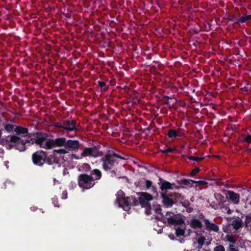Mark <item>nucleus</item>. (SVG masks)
Segmentation results:
<instances>
[{"label": "nucleus", "mask_w": 251, "mask_h": 251, "mask_svg": "<svg viewBox=\"0 0 251 251\" xmlns=\"http://www.w3.org/2000/svg\"><path fill=\"white\" fill-rule=\"evenodd\" d=\"M188 224L193 229L201 228L202 227L201 222L197 219L193 218L187 221Z\"/></svg>", "instance_id": "2eb2a0df"}, {"label": "nucleus", "mask_w": 251, "mask_h": 251, "mask_svg": "<svg viewBox=\"0 0 251 251\" xmlns=\"http://www.w3.org/2000/svg\"><path fill=\"white\" fill-rule=\"evenodd\" d=\"M110 172L112 176H115L116 175V172L114 170H111Z\"/></svg>", "instance_id": "4d7b16f0"}, {"label": "nucleus", "mask_w": 251, "mask_h": 251, "mask_svg": "<svg viewBox=\"0 0 251 251\" xmlns=\"http://www.w3.org/2000/svg\"><path fill=\"white\" fill-rule=\"evenodd\" d=\"M251 222V214L246 216L245 223L246 225L249 224Z\"/></svg>", "instance_id": "49530a36"}, {"label": "nucleus", "mask_w": 251, "mask_h": 251, "mask_svg": "<svg viewBox=\"0 0 251 251\" xmlns=\"http://www.w3.org/2000/svg\"><path fill=\"white\" fill-rule=\"evenodd\" d=\"M226 238L228 242L232 244H235L236 243V240L232 235L227 234L226 236Z\"/></svg>", "instance_id": "2f4dec72"}, {"label": "nucleus", "mask_w": 251, "mask_h": 251, "mask_svg": "<svg viewBox=\"0 0 251 251\" xmlns=\"http://www.w3.org/2000/svg\"><path fill=\"white\" fill-rule=\"evenodd\" d=\"M76 122L75 120H66L63 121V129L69 131H73L77 129Z\"/></svg>", "instance_id": "ddd939ff"}, {"label": "nucleus", "mask_w": 251, "mask_h": 251, "mask_svg": "<svg viewBox=\"0 0 251 251\" xmlns=\"http://www.w3.org/2000/svg\"><path fill=\"white\" fill-rule=\"evenodd\" d=\"M46 152L39 151L32 154V160L33 163L37 166H42L45 164Z\"/></svg>", "instance_id": "6e6552de"}, {"label": "nucleus", "mask_w": 251, "mask_h": 251, "mask_svg": "<svg viewBox=\"0 0 251 251\" xmlns=\"http://www.w3.org/2000/svg\"><path fill=\"white\" fill-rule=\"evenodd\" d=\"M158 183L160 185V188H172L171 183L163 180L161 177H159V182Z\"/></svg>", "instance_id": "6ab92c4d"}, {"label": "nucleus", "mask_w": 251, "mask_h": 251, "mask_svg": "<svg viewBox=\"0 0 251 251\" xmlns=\"http://www.w3.org/2000/svg\"><path fill=\"white\" fill-rule=\"evenodd\" d=\"M167 135L170 138H175L178 136L177 130L170 129L168 130Z\"/></svg>", "instance_id": "393cba45"}, {"label": "nucleus", "mask_w": 251, "mask_h": 251, "mask_svg": "<svg viewBox=\"0 0 251 251\" xmlns=\"http://www.w3.org/2000/svg\"><path fill=\"white\" fill-rule=\"evenodd\" d=\"M181 202L182 205L185 207L186 208L188 207H189L191 205V203L187 200H184V201H179Z\"/></svg>", "instance_id": "58836bf2"}, {"label": "nucleus", "mask_w": 251, "mask_h": 251, "mask_svg": "<svg viewBox=\"0 0 251 251\" xmlns=\"http://www.w3.org/2000/svg\"><path fill=\"white\" fill-rule=\"evenodd\" d=\"M139 202L142 207L146 208L145 213L147 215L151 214V207L149 201L152 200V195L146 193H143L139 197Z\"/></svg>", "instance_id": "423d86ee"}, {"label": "nucleus", "mask_w": 251, "mask_h": 251, "mask_svg": "<svg viewBox=\"0 0 251 251\" xmlns=\"http://www.w3.org/2000/svg\"><path fill=\"white\" fill-rule=\"evenodd\" d=\"M119 196L121 195V197L118 198L119 201V206L122 207L123 209L125 211H128L130 209L129 207V201H128V199H126L125 197V194L121 190L118 193Z\"/></svg>", "instance_id": "9d476101"}, {"label": "nucleus", "mask_w": 251, "mask_h": 251, "mask_svg": "<svg viewBox=\"0 0 251 251\" xmlns=\"http://www.w3.org/2000/svg\"><path fill=\"white\" fill-rule=\"evenodd\" d=\"M205 240V238L203 236L200 237L198 239V246L197 248L199 249L202 247Z\"/></svg>", "instance_id": "cd10ccee"}, {"label": "nucleus", "mask_w": 251, "mask_h": 251, "mask_svg": "<svg viewBox=\"0 0 251 251\" xmlns=\"http://www.w3.org/2000/svg\"><path fill=\"white\" fill-rule=\"evenodd\" d=\"M249 188H251V187H250Z\"/></svg>", "instance_id": "0e129e2a"}, {"label": "nucleus", "mask_w": 251, "mask_h": 251, "mask_svg": "<svg viewBox=\"0 0 251 251\" xmlns=\"http://www.w3.org/2000/svg\"><path fill=\"white\" fill-rule=\"evenodd\" d=\"M191 181L192 180L191 179L183 178H180L177 180L178 183L179 184H182L192 187V186H191Z\"/></svg>", "instance_id": "5701e85b"}, {"label": "nucleus", "mask_w": 251, "mask_h": 251, "mask_svg": "<svg viewBox=\"0 0 251 251\" xmlns=\"http://www.w3.org/2000/svg\"><path fill=\"white\" fill-rule=\"evenodd\" d=\"M170 97L167 96H163L162 97V100L163 101L164 103L166 104L169 103V100L170 99Z\"/></svg>", "instance_id": "37998d69"}, {"label": "nucleus", "mask_w": 251, "mask_h": 251, "mask_svg": "<svg viewBox=\"0 0 251 251\" xmlns=\"http://www.w3.org/2000/svg\"><path fill=\"white\" fill-rule=\"evenodd\" d=\"M4 151L2 149H0V157H3L4 155Z\"/></svg>", "instance_id": "5fc2aeb1"}, {"label": "nucleus", "mask_w": 251, "mask_h": 251, "mask_svg": "<svg viewBox=\"0 0 251 251\" xmlns=\"http://www.w3.org/2000/svg\"><path fill=\"white\" fill-rule=\"evenodd\" d=\"M231 226L234 229L238 230L242 226V220L241 219L234 220L232 222Z\"/></svg>", "instance_id": "412c9836"}, {"label": "nucleus", "mask_w": 251, "mask_h": 251, "mask_svg": "<svg viewBox=\"0 0 251 251\" xmlns=\"http://www.w3.org/2000/svg\"><path fill=\"white\" fill-rule=\"evenodd\" d=\"M203 222L207 229L215 232H218L219 231V228L218 226L215 224L211 223L208 219H204Z\"/></svg>", "instance_id": "dca6fc26"}, {"label": "nucleus", "mask_w": 251, "mask_h": 251, "mask_svg": "<svg viewBox=\"0 0 251 251\" xmlns=\"http://www.w3.org/2000/svg\"><path fill=\"white\" fill-rule=\"evenodd\" d=\"M52 203L54 205V206L55 207H59V204H58V199L57 198H55L54 197L53 199H52Z\"/></svg>", "instance_id": "a18cd8bd"}, {"label": "nucleus", "mask_w": 251, "mask_h": 251, "mask_svg": "<svg viewBox=\"0 0 251 251\" xmlns=\"http://www.w3.org/2000/svg\"><path fill=\"white\" fill-rule=\"evenodd\" d=\"M214 251H225V249L223 245H219L216 246L213 250Z\"/></svg>", "instance_id": "c9c22d12"}, {"label": "nucleus", "mask_w": 251, "mask_h": 251, "mask_svg": "<svg viewBox=\"0 0 251 251\" xmlns=\"http://www.w3.org/2000/svg\"><path fill=\"white\" fill-rule=\"evenodd\" d=\"M77 181L79 186L82 188H91L96 183L94 182L92 176L85 173L80 174Z\"/></svg>", "instance_id": "39448f33"}, {"label": "nucleus", "mask_w": 251, "mask_h": 251, "mask_svg": "<svg viewBox=\"0 0 251 251\" xmlns=\"http://www.w3.org/2000/svg\"><path fill=\"white\" fill-rule=\"evenodd\" d=\"M186 211H187L188 213H191V212H193V207H192L190 206V205L189 207H187V208H186Z\"/></svg>", "instance_id": "3c124183"}, {"label": "nucleus", "mask_w": 251, "mask_h": 251, "mask_svg": "<svg viewBox=\"0 0 251 251\" xmlns=\"http://www.w3.org/2000/svg\"><path fill=\"white\" fill-rule=\"evenodd\" d=\"M72 158H75V159H79V157L76 156L75 154H73L72 155Z\"/></svg>", "instance_id": "6e6d98bb"}, {"label": "nucleus", "mask_w": 251, "mask_h": 251, "mask_svg": "<svg viewBox=\"0 0 251 251\" xmlns=\"http://www.w3.org/2000/svg\"><path fill=\"white\" fill-rule=\"evenodd\" d=\"M174 151V149H172L171 148H168L164 150H160V151L161 152H162L164 154H168L170 153H171Z\"/></svg>", "instance_id": "72a5a7b5"}, {"label": "nucleus", "mask_w": 251, "mask_h": 251, "mask_svg": "<svg viewBox=\"0 0 251 251\" xmlns=\"http://www.w3.org/2000/svg\"><path fill=\"white\" fill-rule=\"evenodd\" d=\"M28 138L24 139L16 135L8 136L6 139L9 149L15 148L20 151H25L27 146L35 144L40 148L49 150L48 143V134L43 132L30 133Z\"/></svg>", "instance_id": "f257e3e1"}, {"label": "nucleus", "mask_w": 251, "mask_h": 251, "mask_svg": "<svg viewBox=\"0 0 251 251\" xmlns=\"http://www.w3.org/2000/svg\"><path fill=\"white\" fill-rule=\"evenodd\" d=\"M200 216H201V218H204V215H202V214L200 215Z\"/></svg>", "instance_id": "13d9d810"}, {"label": "nucleus", "mask_w": 251, "mask_h": 251, "mask_svg": "<svg viewBox=\"0 0 251 251\" xmlns=\"http://www.w3.org/2000/svg\"><path fill=\"white\" fill-rule=\"evenodd\" d=\"M154 211L156 213L160 214L162 216H163V214L161 213L162 209L161 208L160 205H156L155 207Z\"/></svg>", "instance_id": "e433bc0d"}, {"label": "nucleus", "mask_w": 251, "mask_h": 251, "mask_svg": "<svg viewBox=\"0 0 251 251\" xmlns=\"http://www.w3.org/2000/svg\"><path fill=\"white\" fill-rule=\"evenodd\" d=\"M207 182L203 180L191 181V186L193 187H197L198 185H204Z\"/></svg>", "instance_id": "bb28decb"}, {"label": "nucleus", "mask_w": 251, "mask_h": 251, "mask_svg": "<svg viewBox=\"0 0 251 251\" xmlns=\"http://www.w3.org/2000/svg\"><path fill=\"white\" fill-rule=\"evenodd\" d=\"M134 184L136 187L150 188L152 187V188H156L155 187L152 186V182L151 181L146 179L145 178L140 179L137 181H136Z\"/></svg>", "instance_id": "9b49d317"}, {"label": "nucleus", "mask_w": 251, "mask_h": 251, "mask_svg": "<svg viewBox=\"0 0 251 251\" xmlns=\"http://www.w3.org/2000/svg\"><path fill=\"white\" fill-rule=\"evenodd\" d=\"M66 141L65 138H57L55 140L49 139L46 145L48 146L49 150L51 149L54 147L63 146L65 147Z\"/></svg>", "instance_id": "1a4fd4ad"}, {"label": "nucleus", "mask_w": 251, "mask_h": 251, "mask_svg": "<svg viewBox=\"0 0 251 251\" xmlns=\"http://www.w3.org/2000/svg\"><path fill=\"white\" fill-rule=\"evenodd\" d=\"M151 129V126H150L149 127L144 128L143 129H142L141 131L143 133H145L147 135H148L149 134L150 131Z\"/></svg>", "instance_id": "de8ad7c7"}, {"label": "nucleus", "mask_w": 251, "mask_h": 251, "mask_svg": "<svg viewBox=\"0 0 251 251\" xmlns=\"http://www.w3.org/2000/svg\"><path fill=\"white\" fill-rule=\"evenodd\" d=\"M232 188H238V187L236 186H232Z\"/></svg>", "instance_id": "bf43d9fd"}, {"label": "nucleus", "mask_w": 251, "mask_h": 251, "mask_svg": "<svg viewBox=\"0 0 251 251\" xmlns=\"http://www.w3.org/2000/svg\"><path fill=\"white\" fill-rule=\"evenodd\" d=\"M162 218L163 222L167 221L169 225L175 226L182 225L184 223L182 216L180 214H176L172 212L168 211Z\"/></svg>", "instance_id": "7ed1b4c3"}, {"label": "nucleus", "mask_w": 251, "mask_h": 251, "mask_svg": "<svg viewBox=\"0 0 251 251\" xmlns=\"http://www.w3.org/2000/svg\"><path fill=\"white\" fill-rule=\"evenodd\" d=\"M126 198V199H128V201H129L130 204H132L133 205H136L138 204V203H139V201L136 200L135 198H133L132 197H127Z\"/></svg>", "instance_id": "c756f323"}, {"label": "nucleus", "mask_w": 251, "mask_h": 251, "mask_svg": "<svg viewBox=\"0 0 251 251\" xmlns=\"http://www.w3.org/2000/svg\"><path fill=\"white\" fill-rule=\"evenodd\" d=\"M183 156L187 157L189 159L193 160V161H195V156H187L186 155H183Z\"/></svg>", "instance_id": "864d4df0"}, {"label": "nucleus", "mask_w": 251, "mask_h": 251, "mask_svg": "<svg viewBox=\"0 0 251 251\" xmlns=\"http://www.w3.org/2000/svg\"><path fill=\"white\" fill-rule=\"evenodd\" d=\"M91 166L88 163H83L80 166H78L77 170L79 172H82L83 173H88L91 170Z\"/></svg>", "instance_id": "aec40b11"}, {"label": "nucleus", "mask_w": 251, "mask_h": 251, "mask_svg": "<svg viewBox=\"0 0 251 251\" xmlns=\"http://www.w3.org/2000/svg\"><path fill=\"white\" fill-rule=\"evenodd\" d=\"M90 175L92 176L94 182L100 179L102 176L101 172L98 169H95L91 171Z\"/></svg>", "instance_id": "f3484780"}, {"label": "nucleus", "mask_w": 251, "mask_h": 251, "mask_svg": "<svg viewBox=\"0 0 251 251\" xmlns=\"http://www.w3.org/2000/svg\"><path fill=\"white\" fill-rule=\"evenodd\" d=\"M115 157L125 160V158L116 153L112 151H108L100 159L102 162V167L104 170L111 171L116 162Z\"/></svg>", "instance_id": "f03ea898"}, {"label": "nucleus", "mask_w": 251, "mask_h": 251, "mask_svg": "<svg viewBox=\"0 0 251 251\" xmlns=\"http://www.w3.org/2000/svg\"><path fill=\"white\" fill-rule=\"evenodd\" d=\"M79 146L80 143L78 141L69 139L66 141L65 148L68 151H76L79 149Z\"/></svg>", "instance_id": "f8f14e48"}, {"label": "nucleus", "mask_w": 251, "mask_h": 251, "mask_svg": "<svg viewBox=\"0 0 251 251\" xmlns=\"http://www.w3.org/2000/svg\"><path fill=\"white\" fill-rule=\"evenodd\" d=\"M177 130V133L178 134L177 137H181L183 136H184L185 133L183 132V130L181 128H178Z\"/></svg>", "instance_id": "c03bdc74"}, {"label": "nucleus", "mask_w": 251, "mask_h": 251, "mask_svg": "<svg viewBox=\"0 0 251 251\" xmlns=\"http://www.w3.org/2000/svg\"><path fill=\"white\" fill-rule=\"evenodd\" d=\"M53 152L54 153H59L60 154H66L68 152V151H66V149H58V150H54L53 151Z\"/></svg>", "instance_id": "f704fd0d"}, {"label": "nucleus", "mask_w": 251, "mask_h": 251, "mask_svg": "<svg viewBox=\"0 0 251 251\" xmlns=\"http://www.w3.org/2000/svg\"><path fill=\"white\" fill-rule=\"evenodd\" d=\"M243 141L248 143H251V135L249 134L247 135H246L245 134L244 135Z\"/></svg>", "instance_id": "473e14b6"}, {"label": "nucleus", "mask_w": 251, "mask_h": 251, "mask_svg": "<svg viewBox=\"0 0 251 251\" xmlns=\"http://www.w3.org/2000/svg\"><path fill=\"white\" fill-rule=\"evenodd\" d=\"M184 230L179 227L176 229V237H180L181 236H183L184 234Z\"/></svg>", "instance_id": "7c9ffc66"}, {"label": "nucleus", "mask_w": 251, "mask_h": 251, "mask_svg": "<svg viewBox=\"0 0 251 251\" xmlns=\"http://www.w3.org/2000/svg\"><path fill=\"white\" fill-rule=\"evenodd\" d=\"M57 161L56 160L55 158L53 156V155H50L49 156H47V153H46V157L45 159V163H47L49 165H52L55 163H56Z\"/></svg>", "instance_id": "4be33fe9"}, {"label": "nucleus", "mask_w": 251, "mask_h": 251, "mask_svg": "<svg viewBox=\"0 0 251 251\" xmlns=\"http://www.w3.org/2000/svg\"><path fill=\"white\" fill-rule=\"evenodd\" d=\"M14 186V183L12 182L10 180H7L4 183L5 188H6V187H13Z\"/></svg>", "instance_id": "4c0bfd02"}, {"label": "nucleus", "mask_w": 251, "mask_h": 251, "mask_svg": "<svg viewBox=\"0 0 251 251\" xmlns=\"http://www.w3.org/2000/svg\"><path fill=\"white\" fill-rule=\"evenodd\" d=\"M228 198L234 203L237 204L239 202V196L233 191H228Z\"/></svg>", "instance_id": "a211bd4d"}, {"label": "nucleus", "mask_w": 251, "mask_h": 251, "mask_svg": "<svg viewBox=\"0 0 251 251\" xmlns=\"http://www.w3.org/2000/svg\"><path fill=\"white\" fill-rule=\"evenodd\" d=\"M63 123L62 124L61 123H56L54 124V126L56 128H63Z\"/></svg>", "instance_id": "09e8293b"}, {"label": "nucleus", "mask_w": 251, "mask_h": 251, "mask_svg": "<svg viewBox=\"0 0 251 251\" xmlns=\"http://www.w3.org/2000/svg\"><path fill=\"white\" fill-rule=\"evenodd\" d=\"M227 251H239L238 249L234 248V246L232 244H230L227 248Z\"/></svg>", "instance_id": "79ce46f5"}, {"label": "nucleus", "mask_w": 251, "mask_h": 251, "mask_svg": "<svg viewBox=\"0 0 251 251\" xmlns=\"http://www.w3.org/2000/svg\"><path fill=\"white\" fill-rule=\"evenodd\" d=\"M152 190H153L154 192H156V191H155V190H156V189H153Z\"/></svg>", "instance_id": "680f3d73"}, {"label": "nucleus", "mask_w": 251, "mask_h": 251, "mask_svg": "<svg viewBox=\"0 0 251 251\" xmlns=\"http://www.w3.org/2000/svg\"><path fill=\"white\" fill-rule=\"evenodd\" d=\"M14 132H16L17 136L22 135L24 137H26L25 139L28 138V134L30 133L28 132V128L21 126H16Z\"/></svg>", "instance_id": "4468645a"}, {"label": "nucleus", "mask_w": 251, "mask_h": 251, "mask_svg": "<svg viewBox=\"0 0 251 251\" xmlns=\"http://www.w3.org/2000/svg\"><path fill=\"white\" fill-rule=\"evenodd\" d=\"M16 126L11 124H6L4 126V129L8 132L14 131Z\"/></svg>", "instance_id": "c85d7f7f"}, {"label": "nucleus", "mask_w": 251, "mask_h": 251, "mask_svg": "<svg viewBox=\"0 0 251 251\" xmlns=\"http://www.w3.org/2000/svg\"><path fill=\"white\" fill-rule=\"evenodd\" d=\"M251 20V15H246L241 17L239 19L235 22V24H239L240 23H244L247 21Z\"/></svg>", "instance_id": "b1692460"}, {"label": "nucleus", "mask_w": 251, "mask_h": 251, "mask_svg": "<svg viewBox=\"0 0 251 251\" xmlns=\"http://www.w3.org/2000/svg\"><path fill=\"white\" fill-rule=\"evenodd\" d=\"M162 201L167 207H171L174 204L182 201L183 197L177 193L162 194Z\"/></svg>", "instance_id": "20e7f679"}, {"label": "nucleus", "mask_w": 251, "mask_h": 251, "mask_svg": "<svg viewBox=\"0 0 251 251\" xmlns=\"http://www.w3.org/2000/svg\"><path fill=\"white\" fill-rule=\"evenodd\" d=\"M227 19L232 22L237 21L238 20L236 16L234 15H229Z\"/></svg>", "instance_id": "a19ab883"}, {"label": "nucleus", "mask_w": 251, "mask_h": 251, "mask_svg": "<svg viewBox=\"0 0 251 251\" xmlns=\"http://www.w3.org/2000/svg\"><path fill=\"white\" fill-rule=\"evenodd\" d=\"M67 191L66 190H65L62 192L61 198L62 199H67Z\"/></svg>", "instance_id": "8fccbe9b"}, {"label": "nucleus", "mask_w": 251, "mask_h": 251, "mask_svg": "<svg viewBox=\"0 0 251 251\" xmlns=\"http://www.w3.org/2000/svg\"><path fill=\"white\" fill-rule=\"evenodd\" d=\"M103 155V152L100 151L99 147L97 146H94L92 147H85L81 153L82 157L88 156L94 158L101 157Z\"/></svg>", "instance_id": "0eeeda50"}, {"label": "nucleus", "mask_w": 251, "mask_h": 251, "mask_svg": "<svg viewBox=\"0 0 251 251\" xmlns=\"http://www.w3.org/2000/svg\"><path fill=\"white\" fill-rule=\"evenodd\" d=\"M203 157H196L195 156V161H201L204 159Z\"/></svg>", "instance_id": "603ef678"}, {"label": "nucleus", "mask_w": 251, "mask_h": 251, "mask_svg": "<svg viewBox=\"0 0 251 251\" xmlns=\"http://www.w3.org/2000/svg\"><path fill=\"white\" fill-rule=\"evenodd\" d=\"M200 171V169L198 167H196L190 173V176H195L197 174H198Z\"/></svg>", "instance_id": "ea45409f"}, {"label": "nucleus", "mask_w": 251, "mask_h": 251, "mask_svg": "<svg viewBox=\"0 0 251 251\" xmlns=\"http://www.w3.org/2000/svg\"><path fill=\"white\" fill-rule=\"evenodd\" d=\"M249 151L251 152V149H249Z\"/></svg>", "instance_id": "e2e57ef3"}, {"label": "nucleus", "mask_w": 251, "mask_h": 251, "mask_svg": "<svg viewBox=\"0 0 251 251\" xmlns=\"http://www.w3.org/2000/svg\"><path fill=\"white\" fill-rule=\"evenodd\" d=\"M98 85L100 88V91L106 92L108 89V86L106 85V82L104 81H98Z\"/></svg>", "instance_id": "a878e982"}, {"label": "nucleus", "mask_w": 251, "mask_h": 251, "mask_svg": "<svg viewBox=\"0 0 251 251\" xmlns=\"http://www.w3.org/2000/svg\"><path fill=\"white\" fill-rule=\"evenodd\" d=\"M161 190H162V191H163V190H165V191H166L167 189H161Z\"/></svg>", "instance_id": "052dcab7"}]
</instances>
